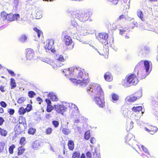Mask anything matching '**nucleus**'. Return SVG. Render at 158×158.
I'll list each match as a JSON object with an SVG mask.
<instances>
[{
	"mask_svg": "<svg viewBox=\"0 0 158 158\" xmlns=\"http://www.w3.org/2000/svg\"><path fill=\"white\" fill-rule=\"evenodd\" d=\"M56 66L57 67H61L62 65H63V64L62 63H60V62H56Z\"/></svg>",
	"mask_w": 158,
	"mask_h": 158,
	"instance_id": "63",
	"label": "nucleus"
},
{
	"mask_svg": "<svg viewBox=\"0 0 158 158\" xmlns=\"http://www.w3.org/2000/svg\"><path fill=\"white\" fill-rule=\"evenodd\" d=\"M142 108L141 106H138L137 107L134 106L132 108V111L135 112L141 111L142 110Z\"/></svg>",
	"mask_w": 158,
	"mask_h": 158,
	"instance_id": "28",
	"label": "nucleus"
},
{
	"mask_svg": "<svg viewBox=\"0 0 158 158\" xmlns=\"http://www.w3.org/2000/svg\"><path fill=\"white\" fill-rule=\"evenodd\" d=\"M0 106L3 108H6L7 106V104L4 102L2 101L0 102Z\"/></svg>",
	"mask_w": 158,
	"mask_h": 158,
	"instance_id": "47",
	"label": "nucleus"
},
{
	"mask_svg": "<svg viewBox=\"0 0 158 158\" xmlns=\"http://www.w3.org/2000/svg\"><path fill=\"white\" fill-rule=\"evenodd\" d=\"M74 144L73 141L70 140V150H73L74 148Z\"/></svg>",
	"mask_w": 158,
	"mask_h": 158,
	"instance_id": "39",
	"label": "nucleus"
},
{
	"mask_svg": "<svg viewBox=\"0 0 158 158\" xmlns=\"http://www.w3.org/2000/svg\"><path fill=\"white\" fill-rule=\"evenodd\" d=\"M112 99L114 101H116L118 99V96L115 94H112Z\"/></svg>",
	"mask_w": 158,
	"mask_h": 158,
	"instance_id": "45",
	"label": "nucleus"
},
{
	"mask_svg": "<svg viewBox=\"0 0 158 158\" xmlns=\"http://www.w3.org/2000/svg\"><path fill=\"white\" fill-rule=\"evenodd\" d=\"M55 58L56 60L60 61L63 62L65 60L63 56L61 55H56L55 56Z\"/></svg>",
	"mask_w": 158,
	"mask_h": 158,
	"instance_id": "22",
	"label": "nucleus"
},
{
	"mask_svg": "<svg viewBox=\"0 0 158 158\" xmlns=\"http://www.w3.org/2000/svg\"><path fill=\"white\" fill-rule=\"evenodd\" d=\"M80 156V153L79 152H75L73 153L72 157L73 158H79Z\"/></svg>",
	"mask_w": 158,
	"mask_h": 158,
	"instance_id": "36",
	"label": "nucleus"
},
{
	"mask_svg": "<svg viewBox=\"0 0 158 158\" xmlns=\"http://www.w3.org/2000/svg\"><path fill=\"white\" fill-rule=\"evenodd\" d=\"M119 31V34L122 35L124 34L126 31L125 30L123 29H120Z\"/></svg>",
	"mask_w": 158,
	"mask_h": 158,
	"instance_id": "61",
	"label": "nucleus"
},
{
	"mask_svg": "<svg viewBox=\"0 0 158 158\" xmlns=\"http://www.w3.org/2000/svg\"><path fill=\"white\" fill-rule=\"evenodd\" d=\"M25 138L24 137H22L21 138L20 141L19 143L22 145H24L25 144Z\"/></svg>",
	"mask_w": 158,
	"mask_h": 158,
	"instance_id": "40",
	"label": "nucleus"
},
{
	"mask_svg": "<svg viewBox=\"0 0 158 158\" xmlns=\"http://www.w3.org/2000/svg\"><path fill=\"white\" fill-rule=\"evenodd\" d=\"M84 70L80 68L74 67L70 68V81L75 85L80 84V85L85 86L89 81L88 73L84 74Z\"/></svg>",
	"mask_w": 158,
	"mask_h": 158,
	"instance_id": "1",
	"label": "nucleus"
},
{
	"mask_svg": "<svg viewBox=\"0 0 158 158\" xmlns=\"http://www.w3.org/2000/svg\"><path fill=\"white\" fill-rule=\"evenodd\" d=\"M137 14L138 16L143 21L144 19L143 18V14L142 11L140 10H138L137 11Z\"/></svg>",
	"mask_w": 158,
	"mask_h": 158,
	"instance_id": "29",
	"label": "nucleus"
},
{
	"mask_svg": "<svg viewBox=\"0 0 158 158\" xmlns=\"http://www.w3.org/2000/svg\"><path fill=\"white\" fill-rule=\"evenodd\" d=\"M45 101L47 104V106L51 105V102L49 99H46Z\"/></svg>",
	"mask_w": 158,
	"mask_h": 158,
	"instance_id": "55",
	"label": "nucleus"
},
{
	"mask_svg": "<svg viewBox=\"0 0 158 158\" xmlns=\"http://www.w3.org/2000/svg\"><path fill=\"white\" fill-rule=\"evenodd\" d=\"M87 90L99 107L103 108L105 106L104 93L100 85L95 83L90 84L87 87Z\"/></svg>",
	"mask_w": 158,
	"mask_h": 158,
	"instance_id": "2",
	"label": "nucleus"
},
{
	"mask_svg": "<svg viewBox=\"0 0 158 158\" xmlns=\"http://www.w3.org/2000/svg\"><path fill=\"white\" fill-rule=\"evenodd\" d=\"M5 143L2 142L0 144V153L2 152L4 149Z\"/></svg>",
	"mask_w": 158,
	"mask_h": 158,
	"instance_id": "46",
	"label": "nucleus"
},
{
	"mask_svg": "<svg viewBox=\"0 0 158 158\" xmlns=\"http://www.w3.org/2000/svg\"><path fill=\"white\" fill-rule=\"evenodd\" d=\"M133 136V135L131 133L128 134L126 136L125 142L127 143H128V144L130 146H132L133 145V143H132L131 142L133 141L134 143H136V141L134 139H131V137Z\"/></svg>",
	"mask_w": 158,
	"mask_h": 158,
	"instance_id": "13",
	"label": "nucleus"
},
{
	"mask_svg": "<svg viewBox=\"0 0 158 158\" xmlns=\"http://www.w3.org/2000/svg\"><path fill=\"white\" fill-rule=\"evenodd\" d=\"M108 37V34L105 33H102L99 34V37L97 39L102 44L106 45L108 43L107 41Z\"/></svg>",
	"mask_w": 158,
	"mask_h": 158,
	"instance_id": "7",
	"label": "nucleus"
},
{
	"mask_svg": "<svg viewBox=\"0 0 158 158\" xmlns=\"http://www.w3.org/2000/svg\"><path fill=\"white\" fill-rule=\"evenodd\" d=\"M152 65V63L150 61L141 60L135 66L134 73L137 72V75H139L141 79L145 78L152 70L151 68L150 70V66Z\"/></svg>",
	"mask_w": 158,
	"mask_h": 158,
	"instance_id": "3",
	"label": "nucleus"
},
{
	"mask_svg": "<svg viewBox=\"0 0 158 158\" xmlns=\"http://www.w3.org/2000/svg\"><path fill=\"white\" fill-rule=\"evenodd\" d=\"M66 31H64L62 33V36H64L63 41L66 46L69 45V36L67 34Z\"/></svg>",
	"mask_w": 158,
	"mask_h": 158,
	"instance_id": "16",
	"label": "nucleus"
},
{
	"mask_svg": "<svg viewBox=\"0 0 158 158\" xmlns=\"http://www.w3.org/2000/svg\"><path fill=\"white\" fill-rule=\"evenodd\" d=\"M141 148H142L143 151L147 155H149V153L148 152V149L146 148L143 145H142L141 146Z\"/></svg>",
	"mask_w": 158,
	"mask_h": 158,
	"instance_id": "50",
	"label": "nucleus"
},
{
	"mask_svg": "<svg viewBox=\"0 0 158 158\" xmlns=\"http://www.w3.org/2000/svg\"><path fill=\"white\" fill-rule=\"evenodd\" d=\"M158 130V128L156 127H154V131H152V130H150L149 131L150 133L151 134H153L155 133Z\"/></svg>",
	"mask_w": 158,
	"mask_h": 158,
	"instance_id": "49",
	"label": "nucleus"
},
{
	"mask_svg": "<svg viewBox=\"0 0 158 158\" xmlns=\"http://www.w3.org/2000/svg\"><path fill=\"white\" fill-rule=\"evenodd\" d=\"M130 0H121L122 2H123L124 3H127L128 7L130 6Z\"/></svg>",
	"mask_w": 158,
	"mask_h": 158,
	"instance_id": "51",
	"label": "nucleus"
},
{
	"mask_svg": "<svg viewBox=\"0 0 158 158\" xmlns=\"http://www.w3.org/2000/svg\"><path fill=\"white\" fill-rule=\"evenodd\" d=\"M71 108L70 107V111L71 110L74 111L75 113L78 114L79 112V110L75 104L71 103Z\"/></svg>",
	"mask_w": 158,
	"mask_h": 158,
	"instance_id": "19",
	"label": "nucleus"
},
{
	"mask_svg": "<svg viewBox=\"0 0 158 158\" xmlns=\"http://www.w3.org/2000/svg\"><path fill=\"white\" fill-rule=\"evenodd\" d=\"M19 0H14L13 4L15 9H16L18 6V4Z\"/></svg>",
	"mask_w": 158,
	"mask_h": 158,
	"instance_id": "43",
	"label": "nucleus"
},
{
	"mask_svg": "<svg viewBox=\"0 0 158 158\" xmlns=\"http://www.w3.org/2000/svg\"><path fill=\"white\" fill-rule=\"evenodd\" d=\"M26 51V57L27 60H31L36 58L35 53L32 49H27Z\"/></svg>",
	"mask_w": 158,
	"mask_h": 158,
	"instance_id": "8",
	"label": "nucleus"
},
{
	"mask_svg": "<svg viewBox=\"0 0 158 158\" xmlns=\"http://www.w3.org/2000/svg\"><path fill=\"white\" fill-rule=\"evenodd\" d=\"M15 146L14 144L10 146L9 148V152L10 154H12L13 153V150L15 148Z\"/></svg>",
	"mask_w": 158,
	"mask_h": 158,
	"instance_id": "33",
	"label": "nucleus"
},
{
	"mask_svg": "<svg viewBox=\"0 0 158 158\" xmlns=\"http://www.w3.org/2000/svg\"><path fill=\"white\" fill-rule=\"evenodd\" d=\"M48 98H50L51 100L53 101H56L58 100L56 96L54 94L50 93L48 95Z\"/></svg>",
	"mask_w": 158,
	"mask_h": 158,
	"instance_id": "20",
	"label": "nucleus"
},
{
	"mask_svg": "<svg viewBox=\"0 0 158 158\" xmlns=\"http://www.w3.org/2000/svg\"><path fill=\"white\" fill-rule=\"evenodd\" d=\"M52 105L47 106L46 111L48 112H50L54 108Z\"/></svg>",
	"mask_w": 158,
	"mask_h": 158,
	"instance_id": "38",
	"label": "nucleus"
},
{
	"mask_svg": "<svg viewBox=\"0 0 158 158\" xmlns=\"http://www.w3.org/2000/svg\"><path fill=\"white\" fill-rule=\"evenodd\" d=\"M46 42L47 44L45 47V49L48 50H51L52 52H53L55 50L53 49H52L54 44L53 40L52 39H48L46 40Z\"/></svg>",
	"mask_w": 158,
	"mask_h": 158,
	"instance_id": "11",
	"label": "nucleus"
},
{
	"mask_svg": "<svg viewBox=\"0 0 158 158\" xmlns=\"http://www.w3.org/2000/svg\"><path fill=\"white\" fill-rule=\"evenodd\" d=\"M150 52V49L148 47H144L143 49H140L139 52V55L145 56Z\"/></svg>",
	"mask_w": 158,
	"mask_h": 158,
	"instance_id": "14",
	"label": "nucleus"
},
{
	"mask_svg": "<svg viewBox=\"0 0 158 158\" xmlns=\"http://www.w3.org/2000/svg\"><path fill=\"white\" fill-rule=\"evenodd\" d=\"M140 94V96H136L133 95L127 96L125 99L126 101H128L129 102H133L136 100L138 98H139L142 96V93L141 91H139L138 92Z\"/></svg>",
	"mask_w": 158,
	"mask_h": 158,
	"instance_id": "10",
	"label": "nucleus"
},
{
	"mask_svg": "<svg viewBox=\"0 0 158 158\" xmlns=\"http://www.w3.org/2000/svg\"><path fill=\"white\" fill-rule=\"evenodd\" d=\"M26 100V98L23 97L19 98L17 100V102L18 103L21 104L24 102Z\"/></svg>",
	"mask_w": 158,
	"mask_h": 158,
	"instance_id": "37",
	"label": "nucleus"
},
{
	"mask_svg": "<svg viewBox=\"0 0 158 158\" xmlns=\"http://www.w3.org/2000/svg\"><path fill=\"white\" fill-rule=\"evenodd\" d=\"M7 71L8 73L12 76H15V74L14 73V72L11 70L7 69Z\"/></svg>",
	"mask_w": 158,
	"mask_h": 158,
	"instance_id": "53",
	"label": "nucleus"
},
{
	"mask_svg": "<svg viewBox=\"0 0 158 158\" xmlns=\"http://www.w3.org/2000/svg\"><path fill=\"white\" fill-rule=\"evenodd\" d=\"M70 13L71 24V28L72 27V29L73 28L74 31L73 32L75 34L77 31V23L75 20L74 18L77 19L81 22H84L88 20L90 15L89 13H85L84 12H80L76 10L71 11L70 12Z\"/></svg>",
	"mask_w": 158,
	"mask_h": 158,
	"instance_id": "4",
	"label": "nucleus"
},
{
	"mask_svg": "<svg viewBox=\"0 0 158 158\" xmlns=\"http://www.w3.org/2000/svg\"><path fill=\"white\" fill-rule=\"evenodd\" d=\"M88 31L86 30L85 28V29L82 32H80L81 35H86V34L88 33Z\"/></svg>",
	"mask_w": 158,
	"mask_h": 158,
	"instance_id": "54",
	"label": "nucleus"
},
{
	"mask_svg": "<svg viewBox=\"0 0 158 158\" xmlns=\"http://www.w3.org/2000/svg\"><path fill=\"white\" fill-rule=\"evenodd\" d=\"M104 77L105 80L107 81H110L113 79L111 74L108 72H107L105 74Z\"/></svg>",
	"mask_w": 158,
	"mask_h": 158,
	"instance_id": "18",
	"label": "nucleus"
},
{
	"mask_svg": "<svg viewBox=\"0 0 158 158\" xmlns=\"http://www.w3.org/2000/svg\"><path fill=\"white\" fill-rule=\"evenodd\" d=\"M8 17L9 21L12 22L15 20L17 21L19 20L20 15L19 14L10 13L9 14Z\"/></svg>",
	"mask_w": 158,
	"mask_h": 158,
	"instance_id": "12",
	"label": "nucleus"
},
{
	"mask_svg": "<svg viewBox=\"0 0 158 158\" xmlns=\"http://www.w3.org/2000/svg\"><path fill=\"white\" fill-rule=\"evenodd\" d=\"M36 100L38 102H39V103L40 104L43 102L42 99L40 97H39L36 98Z\"/></svg>",
	"mask_w": 158,
	"mask_h": 158,
	"instance_id": "60",
	"label": "nucleus"
},
{
	"mask_svg": "<svg viewBox=\"0 0 158 158\" xmlns=\"http://www.w3.org/2000/svg\"><path fill=\"white\" fill-rule=\"evenodd\" d=\"M5 120L3 118L1 117H0V126H2Z\"/></svg>",
	"mask_w": 158,
	"mask_h": 158,
	"instance_id": "58",
	"label": "nucleus"
},
{
	"mask_svg": "<svg viewBox=\"0 0 158 158\" xmlns=\"http://www.w3.org/2000/svg\"><path fill=\"white\" fill-rule=\"evenodd\" d=\"M9 14H7L5 12H2L1 13V18L0 20L2 22H4L5 20L9 21Z\"/></svg>",
	"mask_w": 158,
	"mask_h": 158,
	"instance_id": "17",
	"label": "nucleus"
},
{
	"mask_svg": "<svg viewBox=\"0 0 158 158\" xmlns=\"http://www.w3.org/2000/svg\"><path fill=\"white\" fill-rule=\"evenodd\" d=\"M42 142L40 140H36L32 143V146L34 150H37L40 148Z\"/></svg>",
	"mask_w": 158,
	"mask_h": 158,
	"instance_id": "15",
	"label": "nucleus"
},
{
	"mask_svg": "<svg viewBox=\"0 0 158 158\" xmlns=\"http://www.w3.org/2000/svg\"><path fill=\"white\" fill-rule=\"evenodd\" d=\"M27 40V37L24 35H22L19 38V40L22 43L25 42Z\"/></svg>",
	"mask_w": 158,
	"mask_h": 158,
	"instance_id": "31",
	"label": "nucleus"
},
{
	"mask_svg": "<svg viewBox=\"0 0 158 158\" xmlns=\"http://www.w3.org/2000/svg\"><path fill=\"white\" fill-rule=\"evenodd\" d=\"M62 71L63 74L66 78L69 79V68L64 69Z\"/></svg>",
	"mask_w": 158,
	"mask_h": 158,
	"instance_id": "21",
	"label": "nucleus"
},
{
	"mask_svg": "<svg viewBox=\"0 0 158 158\" xmlns=\"http://www.w3.org/2000/svg\"><path fill=\"white\" fill-rule=\"evenodd\" d=\"M26 112V111L25 109L22 107L19 108L18 111L19 114L20 115H23Z\"/></svg>",
	"mask_w": 158,
	"mask_h": 158,
	"instance_id": "30",
	"label": "nucleus"
},
{
	"mask_svg": "<svg viewBox=\"0 0 158 158\" xmlns=\"http://www.w3.org/2000/svg\"><path fill=\"white\" fill-rule=\"evenodd\" d=\"M32 109V106L30 104H28L26 108L25 109L26 112H29Z\"/></svg>",
	"mask_w": 158,
	"mask_h": 158,
	"instance_id": "41",
	"label": "nucleus"
},
{
	"mask_svg": "<svg viewBox=\"0 0 158 158\" xmlns=\"http://www.w3.org/2000/svg\"><path fill=\"white\" fill-rule=\"evenodd\" d=\"M96 142V139L94 137H92L90 140V142L92 143H94Z\"/></svg>",
	"mask_w": 158,
	"mask_h": 158,
	"instance_id": "62",
	"label": "nucleus"
},
{
	"mask_svg": "<svg viewBox=\"0 0 158 158\" xmlns=\"http://www.w3.org/2000/svg\"><path fill=\"white\" fill-rule=\"evenodd\" d=\"M7 131L6 130H5L4 129L0 128V134L2 136L6 137L7 134Z\"/></svg>",
	"mask_w": 158,
	"mask_h": 158,
	"instance_id": "25",
	"label": "nucleus"
},
{
	"mask_svg": "<svg viewBox=\"0 0 158 158\" xmlns=\"http://www.w3.org/2000/svg\"><path fill=\"white\" fill-rule=\"evenodd\" d=\"M10 84L11 85V89H14L16 86V84L15 79L13 78L10 79Z\"/></svg>",
	"mask_w": 158,
	"mask_h": 158,
	"instance_id": "24",
	"label": "nucleus"
},
{
	"mask_svg": "<svg viewBox=\"0 0 158 158\" xmlns=\"http://www.w3.org/2000/svg\"><path fill=\"white\" fill-rule=\"evenodd\" d=\"M36 131L35 129L33 127H30L28 130V133L29 134L33 135L35 133Z\"/></svg>",
	"mask_w": 158,
	"mask_h": 158,
	"instance_id": "27",
	"label": "nucleus"
},
{
	"mask_svg": "<svg viewBox=\"0 0 158 158\" xmlns=\"http://www.w3.org/2000/svg\"><path fill=\"white\" fill-rule=\"evenodd\" d=\"M28 96L30 98H33L34 96L36 95L35 93L33 91H30L28 92Z\"/></svg>",
	"mask_w": 158,
	"mask_h": 158,
	"instance_id": "35",
	"label": "nucleus"
},
{
	"mask_svg": "<svg viewBox=\"0 0 158 158\" xmlns=\"http://www.w3.org/2000/svg\"><path fill=\"white\" fill-rule=\"evenodd\" d=\"M52 124L55 127H57L59 126V123L56 120H53L52 121Z\"/></svg>",
	"mask_w": 158,
	"mask_h": 158,
	"instance_id": "44",
	"label": "nucleus"
},
{
	"mask_svg": "<svg viewBox=\"0 0 158 158\" xmlns=\"http://www.w3.org/2000/svg\"><path fill=\"white\" fill-rule=\"evenodd\" d=\"M15 110L13 109H9L8 110V112L10 115H13L15 113Z\"/></svg>",
	"mask_w": 158,
	"mask_h": 158,
	"instance_id": "48",
	"label": "nucleus"
},
{
	"mask_svg": "<svg viewBox=\"0 0 158 158\" xmlns=\"http://www.w3.org/2000/svg\"><path fill=\"white\" fill-rule=\"evenodd\" d=\"M18 151L17 154L18 156H19L23 154L25 151V149L22 147H20L18 148Z\"/></svg>",
	"mask_w": 158,
	"mask_h": 158,
	"instance_id": "32",
	"label": "nucleus"
},
{
	"mask_svg": "<svg viewBox=\"0 0 158 158\" xmlns=\"http://www.w3.org/2000/svg\"><path fill=\"white\" fill-rule=\"evenodd\" d=\"M131 142L132 143H133V145L131 146L132 148H133L135 149L136 146L138 147L139 148H140L139 146L137 144H136V143H134V142H133V141H132Z\"/></svg>",
	"mask_w": 158,
	"mask_h": 158,
	"instance_id": "57",
	"label": "nucleus"
},
{
	"mask_svg": "<svg viewBox=\"0 0 158 158\" xmlns=\"http://www.w3.org/2000/svg\"><path fill=\"white\" fill-rule=\"evenodd\" d=\"M62 131L63 133L64 134L68 135L69 134V130L67 129L63 128Z\"/></svg>",
	"mask_w": 158,
	"mask_h": 158,
	"instance_id": "52",
	"label": "nucleus"
},
{
	"mask_svg": "<svg viewBox=\"0 0 158 158\" xmlns=\"http://www.w3.org/2000/svg\"><path fill=\"white\" fill-rule=\"evenodd\" d=\"M72 40L70 38V49H72L73 48L74 44H73V45L72 44Z\"/></svg>",
	"mask_w": 158,
	"mask_h": 158,
	"instance_id": "59",
	"label": "nucleus"
},
{
	"mask_svg": "<svg viewBox=\"0 0 158 158\" xmlns=\"http://www.w3.org/2000/svg\"><path fill=\"white\" fill-rule=\"evenodd\" d=\"M33 29L36 32V34H37L38 37L40 38L41 36V35L42 34V32L40 30L36 27L34 28Z\"/></svg>",
	"mask_w": 158,
	"mask_h": 158,
	"instance_id": "26",
	"label": "nucleus"
},
{
	"mask_svg": "<svg viewBox=\"0 0 158 158\" xmlns=\"http://www.w3.org/2000/svg\"><path fill=\"white\" fill-rule=\"evenodd\" d=\"M86 156L87 158H92L91 153L89 151L87 152L86 153Z\"/></svg>",
	"mask_w": 158,
	"mask_h": 158,
	"instance_id": "56",
	"label": "nucleus"
},
{
	"mask_svg": "<svg viewBox=\"0 0 158 158\" xmlns=\"http://www.w3.org/2000/svg\"><path fill=\"white\" fill-rule=\"evenodd\" d=\"M35 13L36 19H39L42 17V12L40 10H36Z\"/></svg>",
	"mask_w": 158,
	"mask_h": 158,
	"instance_id": "23",
	"label": "nucleus"
},
{
	"mask_svg": "<svg viewBox=\"0 0 158 158\" xmlns=\"http://www.w3.org/2000/svg\"><path fill=\"white\" fill-rule=\"evenodd\" d=\"M90 137V134L89 131H86L84 135V138L85 139L88 140Z\"/></svg>",
	"mask_w": 158,
	"mask_h": 158,
	"instance_id": "34",
	"label": "nucleus"
},
{
	"mask_svg": "<svg viewBox=\"0 0 158 158\" xmlns=\"http://www.w3.org/2000/svg\"><path fill=\"white\" fill-rule=\"evenodd\" d=\"M55 110L58 113L63 114L67 108L63 105L57 104L54 106Z\"/></svg>",
	"mask_w": 158,
	"mask_h": 158,
	"instance_id": "9",
	"label": "nucleus"
},
{
	"mask_svg": "<svg viewBox=\"0 0 158 158\" xmlns=\"http://www.w3.org/2000/svg\"><path fill=\"white\" fill-rule=\"evenodd\" d=\"M23 119L24 121L23 122H21V120L19 119V123L15 127L14 130L15 133L18 134L23 132L27 127V124L25 119V118Z\"/></svg>",
	"mask_w": 158,
	"mask_h": 158,
	"instance_id": "6",
	"label": "nucleus"
},
{
	"mask_svg": "<svg viewBox=\"0 0 158 158\" xmlns=\"http://www.w3.org/2000/svg\"><path fill=\"white\" fill-rule=\"evenodd\" d=\"M52 130L51 127H48L46 130V134L47 135H50L51 134Z\"/></svg>",
	"mask_w": 158,
	"mask_h": 158,
	"instance_id": "42",
	"label": "nucleus"
},
{
	"mask_svg": "<svg viewBox=\"0 0 158 158\" xmlns=\"http://www.w3.org/2000/svg\"><path fill=\"white\" fill-rule=\"evenodd\" d=\"M125 18V15H121L120 16L118 17V19H119V20H120L121 19H124Z\"/></svg>",
	"mask_w": 158,
	"mask_h": 158,
	"instance_id": "64",
	"label": "nucleus"
},
{
	"mask_svg": "<svg viewBox=\"0 0 158 158\" xmlns=\"http://www.w3.org/2000/svg\"><path fill=\"white\" fill-rule=\"evenodd\" d=\"M126 77L122 85L125 87H129L132 85H135L139 81L137 79L135 73Z\"/></svg>",
	"mask_w": 158,
	"mask_h": 158,
	"instance_id": "5",
	"label": "nucleus"
}]
</instances>
